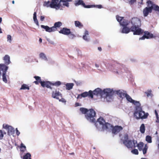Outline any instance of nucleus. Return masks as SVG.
<instances>
[{
    "label": "nucleus",
    "instance_id": "f257e3e1",
    "mask_svg": "<svg viewBox=\"0 0 159 159\" xmlns=\"http://www.w3.org/2000/svg\"><path fill=\"white\" fill-rule=\"evenodd\" d=\"M80 111L82 114H84L85 118L89 121L94 123L96 121V113L93 109H88L84 107H81Z\"/></svg>",
    "mask_w": 159,
    "mask_h": 159
},
{
    "label": "nucleus",
    "instance_id": "f03ea898",
    "mask_svg": "<svg viewBox=\"0 0 159 159\" xmlns=\"http://www.w3.org/2000/svg\"><path fill=\"white\" fill-rule=\"evenodd\" d=\"M132 26L131 27V31L133 32L134 35H140L143 32L140 28L141 26V21L138 18L134 17L131 20Z\"/></svg>",
    "mask_w": 159,
    "mask_h": 159
},
{
    "label": "nucleus",
    "instance_id": "7ed1b4c3",
    "mask_svg": "<svg viewBox=\"0 0 159 159\" xmlns=\"http://www.w3.org/2000/svg\"><path fill=\"white\" fill-rule=\"evenodd\" d=\"M94 123H95L94 124L97 129L101 131H103L107 129L108 125H110L109 123L106 122L105 120L102 117H100Z\"/></svg>",
    "mask_w": 159,
    "mask_h": 159
},
{
    "label": "nucleus",
    "instance_id": "20e7f679",
    "mask_svg": "<svg viewBox=\"0 0 159 159\" xmlns=\"http://www.w3.org/2000/svg\"><path fill=\"white\" fill-rule=\"evenodd\" d=\"M138 104L136 106L135 110L134 113V117L137 120L139 119V117H140V114L142 110V108L140 106V103Z\"/></svg>",
    "mask_w": 159,
    "mask_h": 159
},
{
    "label": "nucleus",
    "instance_id": "39448f33",
    "mask_svg": "<svg viewBox=\"0 0 159 159\" xmlns=\"http://www.w3.org/2000/svg\"><path fill=\"white\" fill-rule=\"evenodd\" d=\"M123 143L128 148H132L136 147L135 144L137 143V141L133 140L132 141L131 140H124L123 141Z\"/></svg>",
    "mask_w": 159,
    "mask_h": 159
},
{
    "label": "nucleus",
    "instance_id": "423d86ee",
    "mask_svg": "<svg viewBox=\"0 0 159 159\" xmlns=\"http://www.w3.org/2000/svg\"><path fill=\"white\" fill-rule=\"evenodd\" d=\"M103 91V94L105 95V97L106 98H111L114 93H115V91H113L112 89H105Z\"/></svg>",
    "mask_w": 159,
    "mask_h": 159
},
{
    "label": "nucleus",
    "instance_id": "0eeeda50",
    "mask_svg": "<svg viewBox=\"0 0 159 159\" xmlns=\"http://www.w3.org/2000/svg\"><path fill=\"white\" fill-rule=\"evenodd\" d=\"M50 4V7L56 9H59L61 6V4L59 2V0H51Z\"/></svg>",
    "mask_w": 159,
    "mask_h": 159
},
{
    "label": "nucleus",
    "instance_id": "6e6552de",
    "mask_svg": "<svg viewBox=\"0 0 159 159\" xmlns=\"http://www.w3.org/2000/svg\"><path fill=\"white\" fill-rule=\"evenodd\" d=\"M88 96L91 98H93V92L91 90H89L88 92H85L79 94L77 96V98H81L82 97L85 98Z\"/></svg>",
    "mask_w": 159,
    "mask_h": 159
},
{
    "label": "nucleus",
    "instance_id": "1a4fd4ad",
    "mask_svg": "<svg viewBox=\"0 0 159 159\" xmlns=\"http://www.w3.org/2000/svg\"><path fill=\"white\" fill-rule=\"evenodd\" d=\"M3 128L7 130V134L8 135H11L14 134L15 132L14 129L11 126L7 124H3Z\"/></svg>",
    "mask_w": 159,
    "mask_h": 159
},
{
    "label": "nucleus",
    "instance_id": "9d476101",
    "mask_svg": "<svg viewBox=\"0 0 159 159\" xmlns=\"http://www.w3.org/2000/svg\"><path fill=\"white\" fill-rule=\"evenodd\" d=\"M147 6H151L152 7V10H154L155 11H159V7L155 4L153 2L150 0H148L146 2Z\"/></svg>",
    "mask_w": 159,
    "mask_h": 159
},
{
    "label": "nucleus",
    "instance_id": "9b49d317",
    "mask_svg": "<svg viewBox=\"0 0 159 159\" xmlns=\"http://www.w3.org/2000/svg\"><path fill=\"white\" fill-rule=\"evenodd\" d=\"M152 7L151 6H147L145 7L143 10V13L144 17L147 16L149 13H151L152 12Z\"/></svg>",
    "mask_w": 159,
    "mask_h": 159
},
{
    "label": "nucleus",
    "instance_id": "f8f14e48",
    "mask_svg": "<svg viewBox=\"0 0 159 159\" xmlns=\"http://www.w3.org/2000/svg\"><path fill=\"white\" fill-rule=\"evenodd\" d=\"M154 37L153 34L149 33L148 31H146L144 32V34L141 38H139V39L143 40L145 39H151Z\"/></svg>",
    "mask_w": 159,
    "mask_h": 159
},
{
    "label": "nucleus",
    "instance_id": "ddd939ff",
    "mask_svg": "<svg viewBox=\"0 0 159 159\" xmlns=\"http://www.w3.org/2000/svg\"><path fill=\"white\" fill-rule=\"evenodd\" d=\"M125 97L126 98L127 100L128 101L132 103L136 106L137 105H139L138 104H139V103H140L139 101H136L133 100L131 98V97L127 94H126Z\"/></svg>",
    "mask_w": 159,
    "mask_h": 159
},
{
    "label": "nucleus",
    "instance_id": "4468645a",
    "mask_svg": "<svg viewBox=\"0 0 159 159\" xmlns=\"http://www.w3.org/2000/svg\"><path fill=\"white\" fill-rule=\"evenodd\" d=\"M75 4V6L81 5L84 7L86 8H90L93 7L92 5H86L82 0H78V1H76Z\"/></svg>",
    "mask_w": 159,
    "mask_h": 159
},
{
    "label": "nucleus",
    "instance_id": "2eb2a0df",
    "mask_svg": "<svg viewBox=\"0 0 159 159\" xmlns=\"http://www.w3.org/2000/svg\"><path fill=\"white\" fill-rule=\"evenodd\" d=\"M93 95L96 96H100L102 97L103 95V91L99 88H97L95 89L93 92Z\"/></svg>",
    "mask_w": 159,
    "mask_h": 159
},
{
    "label": "nucleus",
    "instance_id": "dca6fc26",
    "mask_svg": "<svg viewBox=\"0 0 159 159\" xmlns=\"http://www.w3.org/2000/svg\"><path fill=\"white\" fill-rule=\"evenodd\" d=\"M122 127L120 126L116 125L113 127L112 129V132L114 134H116L123 129Z\"/></svg>",
    "mask_w": 159,
    "mask_h": 159
},
{
    "label": "nucleus",
    "instance_id": "f3484780",
    "mask_svg": "<svg viewBox=\"0 0 159 159\" xmlns=\"http://www.w3.org/2000/svg\"><path fill=\"white\" fill-rule=\"evenodd\" d=\"M59 33L65 35H68L70 33V30L66 28H63L59 31Z\"/></svg>",
    "mask_w": 159,
    "mask_h": 159
},
{
    "label": "nucleus",
    "instance_id": "a211bd4d",
    "mask_svg": "<svg viewBox=\"0 0 159 159\" xmlns=\"http://www.w3.org/2000/svg\"><path fill=\"white\" fill-rule=\"evenodd\" d=\"M43 87H46L47 88L52 89V87L51 86V83L49 81H43L41 84Z\"/></svg>",
    "mask_w": 159,
    "mask_h": 159
},
{
    "label": "nucleus",
    "instance_id": "6ab92c4d",
    "mask_svg": "<svg viewBox=\"0 0 159 159\" xmlns=\"http://www.w3.org/2000/svg\"><path fill=\"white\" fill-rule=\"evenodd\" d=\"M62 97V94L58 91L56 90L55 91H53L52 94V97L57 99H59V97Z\"/></svg>",
    "mask_w": 159,
    "mask_h": 159
},
{
    "label": "nucleus",
    "instance_id": "aec40b11",
    "mask_svg": "<svg viewBox=\"0 0 159 159\" xmlns=\"http://www.w3.org/2000/svg\"><path fill=\"white\" fill-rule=\"evenodd\" d=\"M123 91L119 90L115 91V93L117 94L120 98H123L125 97V95L127 94L126 93H124Z\"/></svg>",
    "mask_w": 159,
    "mask_h": 159
},
{
    "label": "nucleus",
    "instance_id": "412c9836",
    "mask_svg": "<svg viewBox=\"0 0 159 159\" xmlns=\"http://www.w3.org/2000/svg\"><path fill=\"white\" fill-rule=\"evenodd\" d=\"M3 59L4 62L5 64H4L5 66H6V65H8L11 63L10 60V57L7 55H6L3 57Z\"/></svg>",
    "mask_w": 159,
    "mask_h": 159
},
{
    "label": "nucleus",
    "instance_id": "4be33fe9",
    "mask_svg": "<svg viewBox=\"0 0 159 159\" xmlns=\"http://www.w3.org/2000/svg\"><path fill=\"white\" fill-rule=\"evenodd\" d=\"M140 115V117H139V119H141L142 120L147 119L148 118V116L149 115V114L148 113H145L142 110Z\"/></svg>",
    "mask_w": 159,
    "mask_h": 159
},
{
    "label": "nucleus",
    "instance_id": "5701e85b",
    "mask_svg": "<svg viewBox=\"0 0 159 159\" xmlns=\"http://www.w3.org/2000/svg\"><path fill=\"white\" fill-rule=\"evenodd\" d=\"M62 25V23L60 21L55 23L54 24V26L52 27L53 31H56L57 30V28L60 27Z\"/></svg>",
    "mask_w": 159,
    "mask_h": 159
},
{
    "label": "nucleus",
    "instance_id": "b1692460",
    "mask_svg": "<svg viewBox=\"0 0 159 159\" xmlns=\"http://www.w3.org/2000/svg\"><path fill=\"white\" fill-rule=\"evenodd\" d=\"M41 28L44 29L47 32H51L53 31L52 28V27H49L47 25L45 26L43 25H41Z\"/></svg>",
    "mask_w": 159,
    "mask_h": 159
},
{
    "label": "nucleus",
    "instance_id": "393cba45",
    "mask_svg": "<svg viewBox=\"0 0 159 159\" xmlns=\"http://www.w3.org/2000/svg\"><path fill=\"white\" fill-rule=\"evenodd\" d=\"M34 78L36 80V81L34 82V83L38 85L40 83L41 84V83L43 81H42L41 78L40 77L38 76H34Z\"/></svg>",
    "mask_w": 159,
    "mask_h": 159
},
{
    "label": "nucleus",
    "instance_id": "a878e982",
    "mask_svg": "<svg viewBox=\"0 0 159 159\" xmlns=\"http://www.w3.org/2000/svg\"><path fill=\"white\" fill-rule=\"evenodd\" d=\"M131 31V27L129 28L126 26H124L122 29L121 33H123L127 34Z\"/></svg>",
    "mask_w": 159,
    "mask_h": 159
},
{
    "label": "nucleus",
    "instance_id": "bb28decb",
    "mask_svg": "<svg viewBox=\"0 0 159 159\" xmlns=\"http://www.w3.org/2000/svg\"><path fill=\"white\" fill-rule=\"evenodd\" d=\"M70 0H60V3L61 4V2H62V5L64 6H66L67 7H69V3L68 2V1H70Z\"/></svg>",
    "mask_w": 159,
    "mask_h": 159
},
{
    "label": "nucleus",
    "instance_id": "cd10ccee",
    "mask_svg": "<svg viewBox=\"0 0 159 159\" xmlns=\"http://www.w3.org/2000/svg\"><path fill=\"white\" fill-rule=\"evenodd\" d=\"M75 24L76 27H78L80 29L82 28L83 27V25L78 21H75Z\"/></svg>",
    "mask_w": 159,
    "mask_h": 159
},
{
    "label": "nucleus",
    "instance_id": "c85d7f7f",
    "mask_svg": "<svg viewBox=\"0 0 159 159\" xmlns=\"http://www.w3.org/2000/svg\"><path fill=\"white\" fill-rule=\"evenodd\" d=\"M120 24L121 25L123 26H126L128 25L129 23L128 20L123 19V20L121 21Z\"/></svg>",
    "mask_w": 159,
    "mask_h": 159
},
{
    "label": "nucleus",
    "instance_id": "c756f323",
    "mask_svg": "<svg viewBox=\"0 0 159 159\" xmlns=\"http://www.w3.org/2000/svg\"><path fill=\"white\" fill-rule=\"evenodd\" d=\"M138 148V149L139 151L142 150L144 146V143L142 142H140L137 144L136 146Z\"/></svg>",
    "mask_w": 159,
    "mask_h": 159
},
{
    "label": "nucleus",
    "instance_id": "7c9ffc66",
    "mask_svg": "<svg viewBox=\"0 0 159 159\" xmlns=\"http://www.w3.org/2000/svg\"><path fill=\"white\" fill-rule=\"evenodd\" d=\"M145 128L144 124H142L141 125L140 127V131L142 134H144L145 132Z\"/></svg>",
    "mask_w": 159,
    "mask_h": 159
},
{
    "label": "nucleus",
    "instance_id": "2f4dec72",
    "mask_svg": "<svg viewBox=\"0 0 159 159\" xmlns=\"http://www.w3.org/2000/svg\"><path fill=\"white\" fill-rule=\"evenodd\" d=\"M66 89L68 90H70L74 86V84L72 83H67L66 85Z\"/></svg>",
    "mask_w": 159,
    "mask_h": 159
},
{
    "label": "nucleus",
    "instance_id": "473e14b6",
    "mask_svg": "<svg viewBox=\"0 0 159 159\" xmlns=\"http://www.w3.org/2000/svg\"><path fill=\"white\" fill-rule=\"evenodd\" d=\"M39 57L40 58L46 61H47L48 59L45 55L43 52L39 54Z\"/></svg>",
    "mask_w": 159,
    "mask_h": 159
},
{
    "label": "nucleus",
    "instance_id": "72a5a7b5",
    "mask_svg": "<svg viewBox=\"0 0 159 159\" xmlns=\"http://www.w3.org/2000/svg\"><path fill=\"white\" fill-rule=\"evenodd\" d=\"M152 90L150 89L149 90H148L147 92H145V93L147 95V96L148 97H151L153 96V95L152 93Z\"/></svg>",
    "mask_w": 159,
    "mask_h": 159
},
{
    "label": "nucleus",
    "instance_id": "f704fd0d",
    "mask_svg": "<svg viewBox=\"0 0 159 159\" xmlns=\"http://www.w3.org/2000/svg\"><path fill=\"white\" fill-rule=\"evenodd\" d=\"M28 89L29 90L30 89V88L29 86H28L27 84H23L21 88H20V90H25V89Z\"/></svg>",
    "mask_w": 159,
    "mask_h": 159
},
{
    "label": "nucleus",
    "instance_id": "c9c22d12",
    "mask_svg": "<svg viewBox=\"0 0 159 159\" xmlns=\"http://www.w3.org/2000/svg\"><path fill=\"white\" fill-rule=\"evenodd\" d=\"M148 148V147L147 144H145L144 148L142 149V150L143 151V153L144 155H145L146 153Z\"/></svg>",
    "mask_w": 159,
    "mask_h": 159
},
{
    "label": "nucleus",
    "instance_id": "e433bc0d",
    "mask_svg": "<svg viewBox=\"0 0 159 159\" xmlns=\"http://www.w3.org/2000/svg\"><path fill=\"white\" fill-rule=\"evenodd\" d=\"M146 140L148 143H151L152 142V137L149 135H147L146 137Z\"/></svg>",
    "mask_w": 159,
    "mask_h": 159
},
{
    "label": "nucleus",
    "instance_id": "4c0bfd02",
    "mask_svg": "<svg viewBox=\"0 0 159 159\" xmlns=\"http://www.w3.org/2000/svg\"><path fill=\"white\" fill-rule=\"evenodd\" d=\"M61 84V83L60 81H57L53 83H51V86L52 87V86L54 85L58 86L60 85Z\"/></svg>",
    "mask_w": 159,
    "mask_h": 159
},
{
    "label": "nucleus",
    "instance_id": "58836bf2",
    "mask_svg": "<svg viewBox=\"0 0 159 159\" xmlns=\"http://www.w3.org/2000/svg\"><path fill=\"white\" fill-rule=\"evenodd\" d=\"M50 2L49 1H48V2L45 1L43 4V6L44 7H50Z\"/></svg>",
    "mask_w": 159,
    "mask_h": 159
},
{
    "label": "nucleus",
    "instance_id": "ea45409f",
    "mask_svg": "<svg viewBox=\"0 0 159 159\" xmlns=\"http://www.w3.org/2000/svg\"><path fill=\"white\" fill-rule=\"evenodd\" d=\"M116 19H117V20L120 22V23L121 21L123 20L124 19V17L117 16H116Z\"/></svg>",
    "mask_w": 159,
    "mask_h": 159
},
{
    "label": "nucleus",
    "instance_id": "a19ab883",
    "mask_svg": "<svg viewBox=\"0 0 159 159\" xmlns=\"http://www.w3.org/2000/svg\"><path fill=\"white\" fill-rule=\"evenodd\" d=\"M31 154L29 153H27L23 157V159H28L31 157Z\"/></svg>",
    "mask_w": 159,
    "mask_h": 159
},
{
    "label": "nucleus",
    "instance_id": "79ce46f5",
    "mask_svg": "<svg viewBox=\"0 0 159 159\" xmlns=\"http://www.w3.org/2000/svg\"><path fill=\"white\" fill-rule=\"evenodd\" d=\"M6 133H3L2 131L1 130H0V139H2L4 136V134H6Z\"/></svg>",
    "mask_w": 159,
    "mask_h": 159
},
{
    "label": "nucleus",
    "instance_id": "37998d69",
    "mask_svg": "<svg viewBox=\"0 0 159 159\" xmlns=\"http://www.w3.org/2000/svg\"><path fill=\"white\" fill-rule=\"evenodd\" d=\"M69 35V38L71 39H74L76 37L75 35L74 34L71 33V32L70 34Z\"/></svg>",
    "mask_w": 159,
    "mask_h": 159
},
{
    "label": "nucleus",
    "instance_id": "c03bdc74",
    "mask_svg": "<svg viewBox=\"0 0 159 159\" xmlns=\"http://www.w3.org/2000/svg\"><path fill=\"white\" fill-rule=\"evenodd\" d=\"M131 152L133 154L135 155H138L139 154V152L137 149H134L131 151Z\"/></svg>",
    "mask_w": 159,
    "mask_h": 159
},
{
    "label": "nucleus",
    "instance_id": "a18cd8bd",
    "mask_svg": "<svg viewBox=\"0 0 159 159\" xmlns=\"http://www.w3.org/2000/svg\"><path fill=\"white\" fill-rule=\"evenodd\" d=\"M20 148H21L22 149V151L23 152L26 149V147L23 143H21V144Z\"/></svg>",
    "mask_w": 159,
    "mask_h": 159
},
{
    "label": "nucleus",
    "instance_id": "49530a36",
    "mask_svg": "<svg viewBox=\"0 0 159 159\" xmlns=\"http://www.w3.org/2000/svg\"><path fill=\"white\" fill-rule=\"evenodd\" d=\"M7 40L10 43H11V37L10 35H7Z\"/></svg>",
    "mask_w": 159,
    "mask_h": 159
},
{
    "label": "nucleus",
    "instance_id": "de8ad7c7",
    "mask_svg": "<svg viewBox=\"0 0 159 159\" xmlns=\"http://www.w3.org/2000/svg\"><path fill=\"white\" fill-rule=\"evenodd\" d=\"M129 3L130 5H132L136 2V0H129Z\"/></svg>",
    "mask_w": 159,
    "mask_h": 159
},
{
    "label": "nucleus",
    "instance_id": "09e8293b",
    "mask_svg": "<svg viewBox=\"0 0 159 159\" xmlns=\"http://www.w3.org/2000/svg\"><path fill=\"white\" fill-rule=\"evenodd\" d=\"M83 39L86 41H89V39L88 38V37L87 35H84L83 37Z\"/></svg>",
    "mask_w": 159,
    "mask_h": 159
},
{
    "label": "nucleus",
    "instance_id": "8fccbe9b",
    "mask_svg": "<svg viewBox=\"0 0 159 159\" xmlns=\"http://www.w3.org/2000/svg\"><path fill=\"white\" fill-rule=\"evenodd\" d=\"M93 6V7H95L96 8H102V6L101 5H97L96 6L92 5Z\"/></svg>",
    "mask_w": 159,
    "mask_h": 159
},
{
    "label": "nucleus",
    "instance_id": "3c124183",
    "mask_svg": "<svg viewBox=\"0 0 159 159\" xmlns=\"http://www.w3.org/2000/svg\"><path fill=\"white\" fill-rule=\"evenodd\" d=\"M58 100H59V101L60 102H61L63 103H65L66 102V100L64 98H62V97L61 98V99H60L59 98V99Z\"/></svg>",
    "mask_w": 159,
    "mask_h": 159
},
{
    "label": "nucleus",
    "instance_id": "603ef678",
    "mask_svg": "<svg viewBox=\"0 0 159 159\" xmlns=\"http://www.w3.org/2000/svg\"><path fill=\"white\" fill-rule=\"evenodd\" d=\"M36 19H37L36 16V12H34L33 15V19L34 20H36Z\"/></svg>",
    "mask_w": 159,
    "mask_h": 159
},
{
    "label": "nucleus",
    "instance_id": "864d4df0",
    "mask_svg": "<svg viewBox=\"0 0 159 159\" xmlns=\"http://www.w3.org/2000/svg\"><path fill=\"white\" fill-rule=\"evenodd\" d=\"M155 114L156 115V116L157 119H158V113H157V110H155Z\"/></svg>",
    "mask_w": 159,
    "mask_h": 159
},
{
    "label": "nucleus",
    "instance_id": "5fc2aeb1",
    "mask_svg": "<svg viewBox=\"0 0 159 159\" xmlns=\"http://www.w3.org/2000/svg\"><path fill=\"white\" fill-rule=\"evenodd\" d=\"M16 134L17 136H18L20 134V132L18 131V130L17 129V128H16Z\"/></svg>",
    "mask_w": 159,
    "mask_h": 159
},
{
    "label": "nucleus",
    "instance_id": "6e6d98bb",
    "mask_svg": "<svg viewBox=\"0 0 159 159\" xmlns=\"http://www.w3.org/2000/svg\"><path fill=\"white\" fill-rule=\"evenodd\" d=\"M44 16H41L40 17V20L41 21H43L44 19Z\"/></svg>",
    "mask_w": 159,
    "mask_h": 159
},
{
    "label": "nucleus",
    "instance_id": "4d7b16f0",
    "mask_svg": "<svg viewBox=\"0 0 159 159\" xmlns=\"http://www.w3.org/2000/svg\"><path fill=\"white\" fill-rule=\"evenodd\" d=\"M34 22H35V23H36V24L38 25H39V22H38V20H37V19H36V20H34Z\"/></svg>",
    "mask_w": 159,
    "mask_h": 159
},
{
    "label": "nucleus",
    "instance_id": "13d9d810",
    "mask_svg": "<svg viewBox=\"0 0 159 159\" xmlns=\"http://www.w3.org/2000/svg\"><path fill=\"white\" fill-rule=\"evenodd\" d=\"M84 35H89V32H88V31L86 30L85 31Z\"/></svg>",
    "mask_w": 159,
    "mask_h": 159
},
{
    "label": "nucleus",
    "instance_id": "bf43d9fd",
    "mask_svg": "<svg viewBox=\"0 0 159 159\" xmlns=\"http://www.w3.org/2000/svg\"><path fill=\"white\" fill-rule=\"evenodd\" d=\"M98 49L100 51H101L102 50V48L101 47H98Z\"/></svg>",
    "mask_w": 159,
    "mask_h": 159
},
{
    "label": "nucleus",
    "instance_id": "052dcab7",
    "mask_svg": "<svg viewBox=\"0 0 159 159\" xmlns=\"http://www.w3.org/2000/svg\"><path fill=\"white\" fill-rule=\"evenodd\" d=\"M2 33V29L1 28V27H0V34Z\"/></svg>",
    "mask_w": 159,
    "mask_h": 159
},
{
    "label": "nucleus",
    "instance_id": "680f3d73",
    "mask_svg": "<svg viewBox=\"0 0 159 159\" xmlns=\"http://www.w3.org/2000/svg\"><path fill=\"white\" fill-rule=\"evenodd\" d=\"M95 66L97 68H98L99 67V65L96 64H95Z\"/></svg>",
    "mask_w": 159,
    "mask_h": 159
},
{
    "label": "nucleus",
    "instance_id": "e2e57ef3",
    "mask_svg": "<svg viewBox=\"0 0 159 159\" xmlns=\"http://www.w3.org/2000/svg\"><path fill=\"white\" fill-rule=\"evenodd\" d=\"M39 41L40 43H41L42 42V39L41 38H40L39 39Z\"/></svg>",
    "mask_w": 159,
    "mask_h": 159
},
{
    "label": "nucleus",
    "instance_id": "0e129e2a",
    "mask_svg": "<svg viewBox=\"0 0 159 159\" xmlns=\"http://www.w3.org/2000/svg\"><path fill=\"white\" fill-rule=\"evenodd\" d=\"M75 105L76 106H79V103H75Z\"/></svg>",
    "mask_w": 159,
    "mask_h": 159
},
{
    "label": "nucleus",
    "instance_id": "69168bd1",
    "mask_svg": "<svg viewBox=\"0 0 159 159\" xmlns=\"http://www.w3.org/2000/svg\"><path fill=\"white\" fill-rule=\"evenodd\" d=\"M2 21V18L0 17V23H1Z\"/></svg>",
    "mask_w": 159,
    "mask_h": 159
},
{
    "label": "nucleus",
    "instance_id": "338daca9",
    "mask_svg": "<svg viewBox=\"0 0 159 159\" xmlns=\"http://www.w3.org/2000/svg\"><path fill=\"white\" fill-rule=\"evenodd\" d=\"M141 159H148L146 158H141Z\"/></svg>",
    "mask_w": 159,
    "mask_h": 159
},
{
    "label": "nucleus",
    "instance_id": "774afa93",
    "mask_svg": "<svg viewBox=\"0 0 159 159\" xmlns=\"http://www.w3.org/2000/svg\"><path fill=\"white\" fill-rule=\"evenodd\" d=\"M14 3H15L14 1V0L12 1V3L14 4Z\"/></svg>",
    "mask_w": 159,
    "mask_h": 159
}]
</instances>
